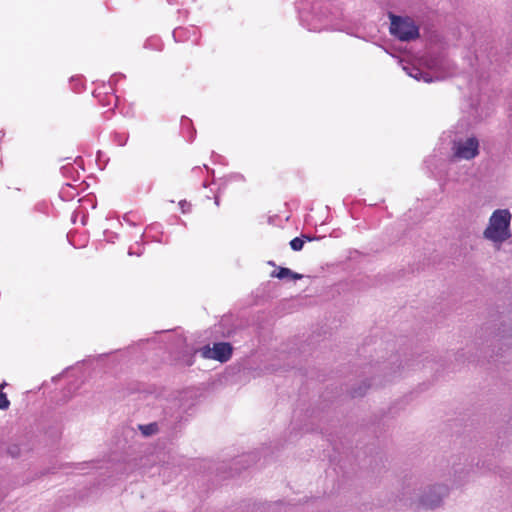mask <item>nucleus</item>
Masks as SVG:
<instances>
[{"label": "nucleus", "instance_id": "obj_1", "mask_svg": "<svg viewBox=\"0 0 512 512\" xmlns=\"http://www.w3.org/2000/svg\"><path fill=\"white\" fill-rule=\"evenodd\" d=\"M511 213L507 209L495 210L489 224L484 230V237L495 243H502L511 237L510 232Z\"/></svg>", "mask_w": 512, "mask_h": 512}, {"label": "nucleus", "instance_id": "obj_2", "mask_svg": "<svg viewBox=\"0 0 512 512\" xmlns=\"http://www.w3.org/2000/svg\"><path fill=\"white\" fill-rule=\"evenodd\" d=\"M390 32L401 41H409L419 36V29L414 21L408 17L402 18L390 15Z\"/></svg>", "mask_w": 512, "mask_h": 512}, {"label": "nucleus", "instance_id": "obj_3", "mask_svg": "<svg viewBox=\"0 0 512 512\" xmlns=\"http://www.w3.org/2000/svg\"><path fill=\"white\" fill-rule=\"evenodd\" d=\"M453 150L456 158L471 160L479 154V142L477 138L471 137L465 141L455 142Z\"/></svg>", "mask_w": 512, "mask_h": 512}, {"label": "nucleus", "instance_id": "obj_4", "mask_svg": "<svg viewBox=\"0 0 512 512\" xmlns=\"http://www.w3.org/2000/svg\"><path fill=\"white\" fill-rule=\"evenodd\" d=\"M271 276L278 279L290 278L292 280H299L302 279L303 277L302 274L293 272L292 270L286 267H279L277 271L272 272Z\"/></svg>", "mask_w": 512, "mask_h": 512}, {"label": "nucleus", "instance_id": "obj_5", "mask_svg": "<svg viewBox=\"0 0 512 512\" xmlns=\"http://www.w3.org/2000/svg\"><path fill=\"white\" fill-rule=\"evenodd\" d=\"M232 345L228 342L215 343L211 348L209 345L202 347L198 352H232Z\"/></svg>", "mask_w": 512, "mask_h": 512}, {"label": "nucleus", "instance_id": "obj_6", "mask_svg": "<svg viewBox=\"0 0 512 512\" xmlns=\"http://www.w3.org/2000/svg\"><path fill=\"white\" fill-rule=\"evenodd\" d=\"M305 239L307 240H311V238L307 237V236H303V238H300V237H295L294 239H292L290 241V247L292 250L294 251H300L302 250L303 246H304V243H305Z\"/></svg>", "mask_w": 512, "mask_h": 512}, {"label": "nucleus", "instance_id": "obj_7", "mask_svg": "<svg viewBox=\"0 0 512 512\" xmlns=\"http://www.w3.org/2000/svg\"><path fill=\"white\" fill-rule=\"evenodd\" d=\"M203 358H210L221 363L229 361L232 354H201Z\"/></svg>", "mask_w": 512, "mask_h": 512}, {"label": "nucleus", "instance_id": "obj_8", "mask_svg": "<svg viewBox=\"0 0 512 512\" xmlns=\"http://www.w3.org/2000/svg\"><path fill=\"white\" fill-rule=\"evenodd\" d=\"M10 406V401L8 400L5 393L0 391V409L6 410Z\"/></svg>", "mask_w": 512, "mask_h": 512}, {"label": "nucleus", "instance_id": "obj_9", "mask_svg": "<svg viewBox=\"0 0 512 512\" xmlns=\"http://www.w3.org/2000/svg\"><path fill=\"white\" fill-rule=\"evenodd\" d=\"M179 205H180V208H181L183 213H186L187 211H189L190 207H191L190 203H188L185 200L180 201Z\"/></svg>", "mask_w": 512, "mask_h": 512}, {"label": "nucleus", "instance_id": "obj_10", "mask_svg": "<svg viewBox=\"0 0 512 512\" xmlns=\"http://www.w3.org/2000/svg\"><path fill=\"white\" fill-rule=\"evenodd\" d=\"M424 505L427 506V507H430V508H433L434 506H436V504L428 503L426 500L424 501Z\"/></svg>", "mask_w": 512, "mask_h": 512}, {"label": "nucleus", "instance_id": "obj_11", "mask_svg": "<svg viewBox=\"0 0 512 512\" xmlns=\"http://www.w3.org/2000/svg\"><path fill=\"white\" fill-rule=\"evenodd\" d=\"M6 386V383L3 382L2 384H0V391Z\"/></svg>", "mask_w": 512, "mask_h": 512}, {"label": "nucleus", "instance_id": "obj_12", "mask_svg": "<svg viewBox=\"0 0 512 512\" xmlns=\"http://www.w3.org/2000/svg\"><path fill=\"white\" fill-rule=\"evenodd\" d=\"M215 204L219 206V199L217 197L215 198Z\"/></svg>", "mask_w": 512, "mask_h": 512}]
</instances>
